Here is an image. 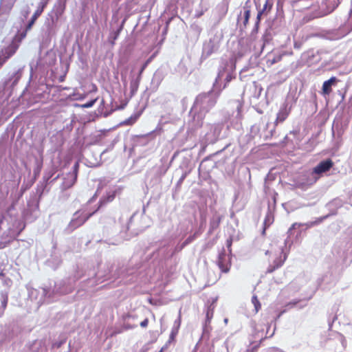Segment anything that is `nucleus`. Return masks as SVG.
<instances>
[{"label": "nucleus", "mask_w": 352, "mask_h": 352, "mask_svg": "<svg viewBox=\"0 0 352 352\" xmlns=\"http://www.w3.org/2000/svg\"><path fill=\"white\" fill-rule=\"evenodd\" d=\"M265 254L268 256L269 263L267 273H272L280 268L287 257L282 247L272 246L270 250L266 251Z\"/></svg>", "instance_id": "obj_1"}, {"label": "nucleus", "mask_w": 352, "mask_h": 352, "mask_svg": "<svg viewBox=\"0 0 352 352\" xmlns=\"http://www.w3.org/2000/svg\"><path fill=\"white\" fill-rule=\"evenodd\" d=\"M96 212L97 210L90 211L86 208L81 209L76 212L72 219L69 223V229L73 231L78 227L81 226Z\"/></svg>", "instance_id": "obj_2"}, {"label": "nucleus", "mask_w": 352, "mask_h": 352, "mask_svg": "<svg viewBox=\"0 0 352 352\" xmlns=\"http://www.w3.org/2000/svg\"><path fill=\"white\" fill-rule=\"evenodd\" d=\"M230 260V257L226 254V250L223 248L217 259V265L222 272L227 273L230 271L231 267Z\"/></svg>", "instance_id": "obj_3"}, {"label": "nucleus", "mask_w": 352, "mask_h": 352, "mask_svg": "<svg viewBox=\"0 0 352 352\" xmlns=\"http://www.w3.org/2000/svg\"><path fill=\"white\" fill-rule=\"evenodd\" d=\"M333 166V162L331 159L321 161L313 169V173L320 175L329 171Z\"/></svg>", "instance_id": "obj_4"}, {"label": "nucleus", "mask_w": 352, "mask_h": 352, "mask_svg": "<svg viewBox=\"0 0 352 352\" xmlns=\"http://www.w3.org/2000/svg\"><path fill=\"white\" fill-rule=\"evenodd\" d=\"M121 190L122 189L120 188H116L113 190L108 191L107 194L100 199L99 205L96 210H97L98 211L100 209V208L103 205L109 202H111L115 199L117 193L120 192Z\"/></svg>", "instance_id": "obj_5"}, {"label": "nucleus", "mask_w": 352, "mask_h": 352, "mask_svg": "<svg viewBox=\"0 0 352 352\" xmlns=\"http://www.w3.org/2000/svg\"><path fill=\"white\" fill-rule=\"evenodd\" d=\"M47 4V0H42L41 2L40 3L38 8L36 9V10L34 12V13L33 14L30 21H29L27 27H26V31L27 30H29L32 28V26L33 25V24L35 23V21H36V19H38V17L42 14V12H43L44 10V8L46 7Z\"/></svg>", "instance_id": "obj_6"}, {"label": "nucleus", "mask_w": 352, "mask_h": 352, "mask_svg": "<svg viewBox=\"0 0 352 352\" xmlns=\"http://www.w3.org/2000/svg\"><path fill=\"white\" fill-rule=\"evenodd\" d=\"M338 81L339 80L335 76H332L328 80L324 81L322 87V95L329 96L332 91L331 87L336 85Z\"/></svg>", "instance_id": "obj_7"}, {"label": "nucleus", "mask_w": 352, "mask_h": 352, "mask_svg": "<svg viewBox=\"0 0 352 352\" xmlns=\"http://www.w3.org/2000/svg\"><path fill=\"white\" fill-rule=\"evenodd\" d=\"M16 0H3L0 5V15H8L14 7Z\"/></svg>", "instance_id": "obj_8"}, {"label": "nucleus", "mask_w": 352, "mask_h": 352, "mask_svg": "<svg viewBox=\"0 0 352 352\" xmlns=\"http://www.w3.org/2000/svg\"><path fill=\"white\" fill-rule=\"evenodd\" d=\"M17 50V47L12 45L5 50L3 57L0 56V67L6 63V61L14 55Z\"/></svg>", "instance_id": "obj_9"}, {"label": "nucleus", "mask_w": 352, "mask_h": 352, "mask_svg": "<svg viewBox=\"0 0 352 352\" xmlns=\"http://www.w3.org/2000/svg\"><path fill=\"white\" fill-rule=\"evenodd\" d=\"M289 113L290 109H287V107L281 108L277 113L275 124L277 125L280 122H283L289 116Z\"/></svg>", "instance_id": "obj_10"}, {"label": "nucleus", "mask_w": 352, "mask_h": 352, "mask_svg": "<svg viewBox=\"0 0 352 352\" xmlns=\"http://www.w3.org/2000/svg\"><path fill=\"white\" fill-rule=\"evenodd\" d=\"M8 297L7 294H1L0 297V317L3 316L4 311L7 307Z\"/></svg>", "instance_id": "obj_11"}, {"label": "nucleus", "mask_w": 352, "mask_h": 352, "mask_svg": "<svg viewBox=\"0 0 352 352\" xmlns=\"http://www.w3.org/2000/svg\"><path fill=\"white\" fill-rule=\"evenodd\" d=\"M243 9H244V20H243V23L244 27L246 28L247 25H248L249 19L250 17V6L248 5V3H246L243 6Z\"/></svg>", "instance_id": "obj_12"}, {"label": "nucleus", "mask_w": 352, "mask_h": 352, "mask_svg": "<svg viewBox=\"0 0 352 352\" xmlns=\"http://www.w3.org/2000/svg\"><path fill=\"white\" fill-rule=\"evenodd\" d=\"M179 329V322L177 325H175V327H173L171 332L170 333V336H169V339L168 341V343L174 342L175 341V338L178 334Z\"/></svg>", "instance_id": "obj_13"}, {"label": "nucleus", "mask_w": 352, "mask_h": 352, "mask_svg": "<svg viewBox=\"0 0 352 352\" xmlns=\"http://www.w3.org/2000/svg\"><path fill=\"white\" fill-rule=\"evenodd\" d=\"M285 54L286 53L283 52L282 54L275 55L272 59L268 58L267 60V65L271 66L278 62H280Z\"/></svg>", "instance_id": "obj_14"}, {"label": "nucleus", "mask_w": 352, "mask_h": 352, "mask_svg": "<svg viewBox=\"0 0 352 352\" xmlns=\"http://www.w3.org/2000/svg\"><path fill=\"white\" fill-rule=\"evenodd\" d=\"M121 30L122 27H120L118 30L111 33V35L109 36V41L112 46L114 45L116 40H117V38H118Z\"/></svg>", "instance_id": "obj_15"}, {"label": "nucleus", "mask_w": 352, "mask_h": 352, "mask_svg": "<svg viewBox=\"0 0 352 352\" xmlns=\"http://www.w3.org/2000/svg\"><path fill=\"white\" fill-rule=\"evenodd\" d=\"M252 302L254 307L255 313H257L261 308V302L256 296H253L252 297Z\"/></svg>", "instance_id": "obj_16"}, {"label": "nucleus", "mask_w": 352, "mask_h": 352, "mask_svg": "<svg viewBox=\"0 0 352 352\" xmlns=\"http://www.w3.org/2000/svg\"><path fill=\"white\" fill-rule=\"evenodd\" d=\"M273 0H266L265 1V3L263 6V9L261 10L262 12H270L272 8V6H273V2H272Z\"/></svg>", "instance_id": "obj_17"}, {"label": "nucleus", "mask_w": 352, "mask_h": 352, "mask_svg": "<svg viewBox=\"0 0 352 352\" xmlns=\"http://www.w3.org/2000/svg\"><path fill=\"white\" fill-rule=\"evenodd\" d=\"M97 100V98L93 99L85 104H80V107L83 109L91 107L96 102Z\"/></svg>", "instance_id": "obj_18"}, {"label": "nucleus", "mask_w": 352, "mask_h": 352, "mask_svg": "<svg viewBox=\"0 0 352 352\" xmlns=\"http://www.w3.org/2000/svg\"><path fill=\"white\" fill-rule=\"evenodd\" d=\"M213 314H214L213 308L209 307L206 311V320L208 322H210V320L213 317Z\"/></svg>", "instance_id": "obj_19"}, {"label": "nucleus", "mask_w": 352, "mask_h": 352, "mask_svg": "<svg viewBox=\"0 0 352 352\" xmlns=\"http://www.w3.org/2000/svg\"><path fill=\"white\" fill-rule=\"evenodd\" d=\"M220 218L219 217L217 221L210 222V228L211 230H214L217 228L220 223Z\"/></svg>", "instance_id": "obj_20"}, {"label": "nucleus", "mask_w": 352, "mask_h": 352, "mask_svg": "<svg viewBox=\"0 0 352 352\" xmlns=\"http://www.w3.org/2000/svg\"><path fill=\"white\" fill-rule=\"evenodd\" d=\"M78 168H79V164H78V162H76L74 164V173H73V175H74V182H75V181L77 179Z\"/></svg>", "instance_id": "obj_21"}, {"label": "nucleus", "mask_w": 352, "mask_h": 352, "mask_svg": "<svg viewBox=\"0 0 352 352\" xmlns=\"http://www.w3.org/2000/svg\"><path fill=\"white\" fill-rule=\"evenodd\" d=\"M136 118H136V117H135V118L133 119V118H132V117H131V118H129L128 120H125V121L124 122V123L125 124H127V125L133 124L135 122Z\"/></svg>", "instance_id": "obj_22"}, {"label": "nucleus", "mask_w": 352, "mask_h": 352, "mask_svg": "<svg viewBox=\"0 0 352 352\" xmlns=\"http://www.w3.org/2000/svg\"><path fill=\"white\" fill-rule=\"evenodd\" d=\"M151 58H148L144 63V65H142L141 69H140V73L142 74L143 72V71L146 69V67H147L148 64L149 63V62L151 61Z\"/></svg>", "instance_id": "obj_23"}, {"label": "nucleus", "mask_w": 352, "mask_h": 352, "mask_svg": "<svg viewBox=\"0 0 352 352\" xmlns=\"http://www.w3.org/2000/svg\"><path fill=\"white\" fill-rule=\"evenodd\" d=\"M148 318H145L143 321H142L140 322V326L141 327H146L148 326Z\"/></svg>", "instance_id": "obj_24"}, {"label": "nucleus", "mask_w": 352, "mask_h": 352, "mask_svg": "<svg viewBox=\"0 0 352 352\" xmlns=\"http://www.w3.org/2000/svg\"><path fill=\"white\" fill-rule=\"evenodd\" d=\"M263 13L264 12H262L261 10L258 12L257 16H256V22L260 23L261 19V16Z\"/></svg>", "instance_id": "obj_25"}, {"label": "nucleus", "mask_w": 352, "mask_h": 352, "mask_svg": "<svg viewBox=\"0 0 352 352\" xmlns=\"http://www.w3.org/2000/svg\"><path fill=\"white\" fill-rule=\"evenodd\" d=\"M233 78L234 77L232 76V74H228L226 76V83L230 82L232 80Z\"/></svg>", "instance_id": "obj_26"}, {"label": "nucleus", "mask_w": 352, "mask_h": 352, "mask_svg": "<svg viewBox=\"0 0 352 352\" xmlns=\"http://www.w3.org/2000/svg\"><path fill=\"white\" fill-rule=\"evenodd\" d=\"M301 226V224H300V223H293V224L292 225V226H291V228H290L289 230H292V229H295V228H296V227H297V226H298V227H299V226Z\"/></svg>", "instance_id": "obj_27"}, {"label": "nucleus", "mask_w": 352, "mask_h": 352, "mask_svg": "<svg viewBox=\"0 0 352 352\" xmlns=\"http://www.w3.org/2000/svg\"><path fill=\"white\" fill-rule=\"evenodd\" d=\"M258 348V345L254 346L251 350H247V352H255Z\"/></svg>", "instance_id": "obj_28"}, {"label": "nucleus", "mask_w": 352, "mask_h": 352, "mask_svg": "<svg viewBox=\"0 0 352 352\" xmlns=\"http://www.w3.org/2000/svg\"><path fill=\"white\" fill-rule=\"evenodd\" d=\"M258 348V345L254 346L251 350H247V352H255Z\"/></svg>", "instance_id": "obj_29"}, {"label": "nucleus", "mask_w": 352, "mask_h": 352, "mask_svg": "<svg viewBox=\"0 0 352 352\" xmlns=\"http://www.w3.org/2000/svg\"><path fill=\"white\" fill-rule=\"evenodd\" d=\"M259 24H260V23H258V22H256V23H255V25H254V30L255 32H258V30Z\"/></svg>", "instance_id": "obj_30"}, {"label": "nucleus", "mask_w": 352, "mask_h": 352, "mask_svg": "<svg viewBox=\"0 0 352 352\" xmlns=\"http://www.w3.org/2000/svg\"><path fill=\"white\" fill-rule=\"evenodd\" d=\"M266 224H267V218L265 219V221H264V228H263V234H265V230H266V228H267V226H266Z\"/></svg>", "instance_id": "obj_31"}, {"label": "nucleus", "mask_w": 352, "mask_h": 352, "mask_svg": "<svg viewBox=\"0 0 352 352\" xmlns=\"http://www.w3.org/2000/svg\"><path fill=\"white\" fill-rule=\"evenodd\" d=\"M215 104H216V100H210V105L211 107H214Z\"/></svg>", "instance_id": "obj_32"}, {"label": "nucleus", "mask_w": 352, "mask_h": 352, "mask_svg": "<svg viewBox=\"0 0 352 352\" xmlns=\"http://www.w3.org/2000/svg\"><path fill=\"white\" fill-rule=\"evenodd\" d=\"M212 48H213V45L211 46L210 50L207 53L208 56L210 55L213 52Z\"/></svg>", "instance_id": "obj_33"}, {"label": "nucleus", "mask_w": 352, "mask_h": 352, "mask_svg": "<svg viewBox=\"0 0 352 352\" xmlns=\"http://www.w3.org/2000/svg\"><path fill=\"white\" fill-rule=\"evenodd\" d=\"M227 244H228V247L231 246V245H232V240L231 239L228 240L227 241Z\"/></svg>", "instance_id": "obj_34"}, {"label": "nucleus", "mask_w": 352, "mask_h": 352, "mask_svg": "<svg viewBox=\"0 0 352 352\" xmlns=\"http://www.w3.org/2000/svg\"><path fill=\"white\" fill-rule=\"evenodd\" d=\"M25 36H26V32H23V33L21 34V37L22 38H25Z\"/></svg>", "instance_id": "obj_35"}, {"label": "nucleus", "mask_w": 352, "mask_h": 352, "mask_svg": "<svg viewBox=\"0 0 352 352\" xmlns=\"http://www.w3.org/2000/svg\"><path fill=\"white\" fill-rule=\"evenodd\" d=\"M126 104V103H125V104H122L120 107H118V109H124V108L125 107Z\"/></svg>", "instance_id": "obj_36"}, {"label": "nucleus", "mask_w": 352, "mask_h": 352, "mask_svg": "<svg viewBox=\"0 0 352 352\" xmlns=\"http://www.w3.org/2000/svg\"><path fill=\"white\" fill-rule=\"evenodd\" d=\"M190 241V238H188V239H186V241L185 243H189Z\"/></svg>", "instance_id": "obj_37"}, {"label": "nucleus", "mask_w": 352, "mask_h": 352, "mask_svg": "<svg viewBox=\"0 0 352 352\" xmlns=\"http://www.w3.org/2000/svg\"><path fill=\"white\" fill-rule=\"evenodd\" d=\"M351 14H352V10H351Z\"/></svg>", "instance_id": "obj_38"}]
</instances>
